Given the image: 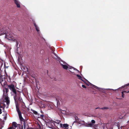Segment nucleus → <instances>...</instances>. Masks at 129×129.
<instances>
[{
	"instance_id": "nucleus-2",
	"label": "nucleus",
	"mask_w": 129,
	"mask_h": 129,
	"mask_svg": "<svg viewBox=\"0 0 129 129\" xmlns=\"http://www.w3.org/2000/svg\"><path fill=\"white\" fill-rule=\"evenodd\" d=\"M60 122V120H56L55 121H49L46 123V125L49 127L53 129V125H54L57 128V126L56 123H58Z\"/></svg>"
},
{
	"instance_id": "nucleus-35",
	"label": "nucleus",
	"mask_w": 129,
	"mask_h": 129,
	"mask_svg": "<svg viewBox=\"0 0 129 129\" xmlns=\"http://www.w3.org/2000/svg\"><path fill=\"white\" fill-rule=\"evenodd\" d=\"M54 54V55H55V56H56V55H55V54Z\"/></svg>"
},
{
	"instance_id": "nucleus-28",
	"label": "nucleus",
	"mask_w": 129,
	"mask_h": 129,
	"mask_svg": "<svg viewBox=\"0 0 129 129\" xmlns=\"http://www.w3.org/2000/svg\"><path fill=\"white\" fill-rule=\"evenodd\" d=\"M38 126L40 129H41V126H40V125H39V124L38 125Z\"/></svg>"
},
{
	"instance_id": "nucleus-9",
	"label": "nucleus",
	"mask_w": 129,
	"mask_h": 129,
	"mask_svg": "<svg viewBox=\"0 0 129 129\" xmlns=\"http://www.w3.org/2000/svg\"><path fill=\"white\" fill-rule=\"evenodd\" d=\"M17 125V124L16 122H13L12 123V126L10 127L8 129H19Z\"/></svg>"
},
{
	"instance_id": "nucleus-12",
	"label": "nucleus",
	"mask_w": 129,
	"mask_h": 129,
	"mask_svg": "<svg viewBox=\"0 0 129 129\" xmlns=\"http://www.w3.org/2000/svg\"><path fill=\"white\" fill-rule=\"evenodd\" d=\"M14 2L15 4L17 6L18 8L20 7V2L18 0H14Z\"/></svg>"
},
{
	"instance_id": "nucleus-20",
	"label": "nucleus",
	"mask_w": 129,
	"mask_h": 129,
	"mask_svg": "<svg viewBox=\"0 0 129 129\" xmlns=\"http://www.w3.org/2000/svg\"><path fill=\"white\" fill-rule=\"evenodd\" d=\"M94 86V87L96 89H99V90H101V89H102L101 88H99V87H98L96 86Z\"/></svg>"
},
{
	"instance_id": "nucleus-36",
	"label": "nucleus",
	"mask_w": 129,
	"mask_h": 129,
	"mask_svg": "<svg viewBox=\"0 0 129 129\" xmlns=\"http://www.w3.org/2000/svg\"><path fill=\"white\" fill-rule=\"evenodd\" d=\"M129 85V84H127V85Z\"/></svg>"
},
{
	"instance_id": "nucleus-29",
	"label": "nucleus",
	"mask_w": 129,
	"mask_h": 129,
	"mask_svg": "<svg viewBox=\"0 0 129 129\" xmlns=\"http://www.w3.org/2000/svg\"><path fill=\"white\" fill-rule=\"evenodd\" d=\"M18 42L17 41L16 44L17 45H18Z\"/></svg>"
},
{
	"instance_id": "nucleus-13",
	"label": "nucleus",
	"mask_w": 129,
	"mask_h": 129,
	"mask_svg": "<svg viewBox=\"0 0 129 129\" xmlns=\"http://www.w3.org/2000/svg\"><path fill=\"white\" fill-rule=\"evenodd\" d=\"M125 92L129 93V91H122L121 92V93H122V96L120 98H117L119 99H122V98H123L124 97V93Z\"/></svg>"
},
{
	"instance_id": "nucleus-24",
	"label": "nucleus",
	"mask_w": 129,
	"mask_h": 129,
	"mask_svg": "<svg viewBox=\"0 0 129 129\" xmlns=\"http://www.w3.org/2000/svg\"><path fill=\"white\" fill-rule=\"evenodd\" d=\"M44 116L43 115H41V118L42 119H43V118H44Z\"/></svg>"
},
{
	"instance_id": "nucleus-31",
	"label": "nucleus",
	"mask_w": 129,
	"mask_h": 129,
	"mask_svg": "<svg viewBox=\"0 0 129 129\" xmlns=\"http://www.w3.org/2000/svg\"><path fill=\"white\" fill-rule=\"evenodd\" d=\"M123 87H123V86L122 87V88H123Z\"/></svg>"
},
{
	"instance_id": "nucleus-18",
	"label": "nucleus",
	"mask_w": 129,
	"mask_h": 129,
	"mask_svg": "<svg viewBox=\"0 0 129 129\" xmlns=\"http://www.w3.org/2000/svg\"><path fill=\"white\" fill-rule=\"evenodd\" d=\"M93 125V124L92 123H89V124H87V125L89 127H91Z\"/></svg>"
},
{
	"instance_id": "nucleus-32",
	"label": "nucleus",
	"mask_w": 129,
	"mask_h": 129,
	"mask_svg": "<svg viewBox=\"0 0 129 129\" xmlns=\"http://www.w3.org/2000/svg\"><path fill=\"white\" fill-rule=\"evenodd\" d=\"M54 54V55H55V56H56V55H55V54Z\"/></svg>"
},
{
	"instance_id": "nucleus-17",
	"label": "nucleus",
	"mask_w": 129,
	"mask_h": 129,
	"mask_svg": "<svg viewBox=\"0 0 129 129\" xmlns=\"http://www.w3.org/2000/svg\"><path fill=\"white\" fill-rule=\"evenodd\" d=\"M6 113L5 115H3V118L4 120H5L7 118V117L6 116Z\"/></svg>"
},
{
	"instance_id": "nucleus-26",
	"label": "nucleus",
	"mask_w": 129,
	"mask_h": 129,
	"mask_svg": "<svg viewBox=\"0 0 129 129\" xmlns=\"http://www.w3.org/2000/svg\"><path fill=\"white\" fill-rule=\"evenodd\" d=\"M82 87L84 88H86V87L84 85H82Z\"/></svg>"
},
{
	"instance_id": "nucleus-11",
	"label": "nucleus",
	"mask_w": 129,
	"mask_h": 129,
	"mask_svg": "<svg viewBox=\"0 0 129 129\" xmlns=\"http://www.w3.org/2000/svg\"><path fill=\"white\" fill-rule=\"evenodd\" d=\"M5 107V105L4 104L0 103V114H1L2 113V109L4 110Z\"/></svg>"
},
{
	"instance_id": "nucleus-4",
	"label": "nucleus",
	"mask_w": 129,
	"mask_h": 129,
	"mask_svg": "<svg viewBox=\"0 0 129 129\" xmlns=\"http://www.w3.org/2000/svg\"><path fill=\"white\" fill-rule=\"evenodd\" d=\"M14 99L15 101V102L16 105V110L17 111L18 113V114L19 117L21 121H23V118L21 112L20 111L19 109L18 108V105L17 102H16V100L15 97H14Z\"/></svg>"
},
{
	"instance_id": "nucleus-27",
	"label": "nucleus",
	"mask_w": 129,
	"mask_h": 129,
	"mask_svg": "<svg viewBox=\"0 0 129 129\" xmlns=\"http://www.w3.org/2000/svg\"><path fill=\"white\" fill-rule=\"evenodd\" d=\"M34 113L35 114H37V111H34Z\"/></svg>"
},
{
	"instance_id": "nucleus-3",
	"label": "nucleus",
	"mask_w": 129,
	"mask_h": 129,
	"mask_svg": "<svg viewBox=\"0 0 129 129\" xmlns=\"http://www.w3.org/2000/svg\"><path fill=\"white\" fill-rule=\"evenodd\" d=\"M14 99L15 101V102L16 105V110L17 111L18 113V114L19 117L21 121H23V118L21 112L20 111L19 109L18 108V105L17 102H16V100L15 97H14Z\"/></svg>"
},
{
	"instance_id": "nucleus-14",
	"label": "nucleus",
	"mask_w": 129,
	"mask_h": 129,
	"mask_svg": "<svg viewBox=\"0 0 129 129\" xmlns=\"http://www.w3.org/2000/svg\"><path fill=\"white\" fill-rule=\"evenodd\" d=\"M5 100L7 105H8L10 103L9 98L7 96H6L5 98Z\"/></svg>"
},
{
	"instance_id": "nucleus-7",
	"label": "nucleus",
	"mask_w": 129,
	"mask_h": 129,
	"mask_svg": "<svg viewBox=\"0 0 129 129\" xmlns=\"http://www.w3.org/2000/svg\"><path fill=\"white\" fill-rule=\"evenodd\" d=\"M0 82L3 86H4L6 84V83L3 76L0 77Z\"/></svg>"
},
{
	"instance_id": "nucleus-25",
	"label": "nucleus",
	"mask_w": 129,
	"mask_h": 129,
	"mask_svg": "<svg viewBox=\"0 0 129 129\" xmlns=\"http://www.w3.org/2000/svg\"><path fill=\"white\" fill-rule=\"evenodd\" d=\"M30 76L33 78H35V75H30Z\"/></svg>"
},
{
	"instance_id": "nucleus-1",
	"label": "nucleus",
	"mask_w": 129,
	"mask_h": 129,
	"mask_svg": "<svg viewBox=\"0 0 129 129\" xmlns=\"http://www.w3.org/2000/svg\"><path fill=\"white\" fill-rule=\"evenodd\" d=\"M60 63L63 68L66 70L68 68H69V71L72 73L73 74H75L74 72L75 71H76L77 73L79 72V71L76 68L70 66L68 67L67 65L64 64H63L62 63L64 64V63L62 61L60 62Z\"/></svg>"
},
{
	"instance_id": "nucleus-10",
	"label": "nucleus",
	"mask_w": 129,
	"mask_h": 129,
	"mask_svg": "<svg viewBox=\"0 0 129 129\" xmlns=\"http://www.w3.org/2000/svg\"><path fill=\"white\" fill-rule=\"evenodd\" d=\"M6 31L5 30V28L3 27L0 28V36L4 35H5L6 33Z\"/></svg>"
},
{
	"instance_id": "nucleus-6",
	"label": "nucleus",
	"mask_w": 129,
	"mask_h": 129,
	"mask_svg": "<svg viewBox=\"0 0 129 129\" xmlns=\"http://www.w3.org/2000/svg\"><path fill=\"white\" fill-rule=\"evenodd\" d=\"M61 121L58 123H56L57 126V128H64V129H68L69 128V125L66 124H62L61 123Z\"/></svg>"
},
{
	"instance_id": "nucleus-5",
	"label": "nucleus",
	"mask_w": 129,
	"mask_h": 129,
	"mask_svg": "<svg viewBox=\"0 0 129 129\" xmlns=\"http://www.w3.org/2000/svg\"><path fill=\"white\" fill-rule=\"evenodd\" d=\"M5 37L9 40L14 41L15 40L14 37V35L11 33H6L5 35Z\"/></svg>"
},
{
	"instance_id": "nucleus-19",
	"label": "nucleus",
	"mask_w": 129,
	"mask_h": 129,
	"mask_svg": "<svg viewBox=\"0 0 129 129\" xmlns=\"http://www.w3.org/2000/svg\"><path fill=\"white\" fill-rule=\"evenodd\" d=\"M100 109V108L98 107V108H96V109ZM108 109V108L107 107H104L103 108H101V109Z\"/></svg>"
},
{
	"instance_id": "nucleus-15",
	"label": "nucleus",
	"mask_w": 129,
	"mask_h": 129,
	"mask_svg": "<svg viewBox=\"0 0 129 129\" xmlns=\"http://www.w3.org/2000/svg\"><path fill=\"white\" fill-rule=\"evenodd\" d=\"M36 29L37 31H39V27L37 26L35 23H34Z\"/></svg>"
},
{
	"instance_id": "nucleus-34",
	"label": "nucleus",
	"mask_w": 129,
	"mask_h": 129,
	"mask_svg": "<svg viewBox=\"0 0 129 129\" xmlns=\"http://www.w3.org/2000/svg\"><path fill=\"white\" fill-rule=\"evenodd\" d=\"M54 54V55H55V56H56V55H55V54Z\"/></svg>"
},
{
	"instance_id": "nucleus-33",
	"label": "nucleus",
	"mask_w": 129,
	"mask_h": 129,
	"mask_svg": "<svg viewBox=\"0 0 129 129\" xmlns=\"http://www.w3.org/2000/svg\"><path fill=\"white\" fill-rule=\"evenodd\" d=\"M54 54V55H55V56H56V55H55V54Z\"/></svg>"
},
{
	"instance_id": "nucleus-23",
	"label": "nucleus",
	"mask_w": 129,
	"mask_h": 129,
	"mask_svg": "<svg viewBox=\"0 0 129 129\" xmlns=\"http://www.w3.org/2000/svg\"><path fill=\"white\" fill-rule=\"evenodd\" d=\"M57 105L58 106L60 105V104L59 102V101H57Z\"/></svg>"
},
{
	"instance_id": "nucleus-16",
	"label": "nucleus",
	"mask_w": 129,
	"mask_h": 129,
	"mask_svg": "<svg viewBox=\"0 0 129 129\" xmlns=\"http://www.w3.org/2000/svg\"><path fill=\"white\" fill-rule=\"evenodd\" d=\"M46 106L45 104H42L41 107L42 108H45L46 107Z\"/></svg>"
},
{
	"instance_id": "nucleus-8",
	"label": "nucleus",
	"mask_w": 129,
	"mask_h": 129,
	"mask_svg": "<svg viewBox=\"0 0 129 129\" xmlns=\"http://www.w3.org/2000/svg\"><path fill=\"white\" fill-rule=\"evenodd\" d=\"M9 88L12 91V92L15 94H16V92L15 89L14 85H10L8 86Z\"/></svg>"
},
{
	"instance_id": "nucleus-22",
	"label": "nucleus",
	"mask_w": 129,
	"mask_h": 129,
	"mask_svg": "<svg viewBox=\"0 0 129 129\" xmlns=\"http://www.w3.org/2000/svg\"><path fill=\"white\" fill-rule=\"evenodd\" d=\"M91 122L92 124H94L95 123V121L94 120H92L91 121Z\"/></svg>"
},
{
	"instance_id": "nucleus-21",
	"label": "nucleus",
	"mask_w": 129,
	"mask_h": 129,
	"mask_svg": "<svg viewBox=\"0 0 129 129\" xmlns=\"http://www.w3.org/2000/svg\"><path fill=\"white\" fill-rule=\"evenodd\" d=\"M77 76L79 78V79H81L82 77L80 75H77Z\"/></svg>"
},
{
	"instance_id": "nucleus-30",
	"label": "nucleus",
	"mask_w": 129,
	"mask_h": 129,
	"mask_svg": "<svg viewBox=\"0 0 129 129\" xmlns=\"http://www.w3.org/2000/svg\"><path fill=\"white\" fill-rule=\"evenodd\" d=\"M3 65V63H2L1 64V67H2V66Z\"/></svg>"
}]
</instances>
